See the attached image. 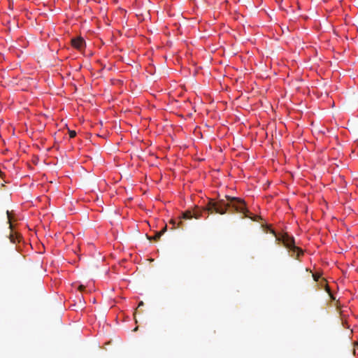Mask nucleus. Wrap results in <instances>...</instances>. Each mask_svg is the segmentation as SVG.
Listing matches in <instances>:
<instances>
[{
	"label": "nucleus",
	"mask_w": 358,
	"mask_h": 358,
	"mask_svg": "<svg viewBox=\"0 0 358 358\" xmlns=\"http://www.w3.org/2000/svg\"><path fill=\"white\" fill-rule=\"evenodd\" d=\"M325 291L329 294V296H331V292L328 285H325Z\"/></svg>",
	"instance_id": "11"
},
{
	"label": "nucleus",
	"mask_w": 358,
	"mask_h": 358,
	"mask_svg": "<svg viewBox=\"0 0 358 358\" xmlns=\"http://www.w3.org/2000/svg\"><path fill=\"white\" fill-rule=\"evenodd\" d=\"M3 175V173L2 171L0 170V177H1V176Z\"/></svg>",
	"instance_id": "18"
},
{
	"label": "nucleus",
	"mask_w": 358,
	"mask_h": 358,
	"mask_svg": "<svg viewBox=\"0 0 358 358\" xmlns=\"http://www.w3.org/2000/svg\"><path fill=\"white\" fill-rule=\"evenodd\" d=\"M225 197L227 201L224 199H220L217 202H215L210 199L205 208L208 210V213H212L215 211L216 213L224 215L227 213V208L231 207L234 208L236 212L243 213L245 217L252 219L250 215V213L246 208L243 200L230 196H225Z\"/></svg>",
	"instance_id": "1"
},
{
	"label": "nucleus",
	"mask_w": 358,
	"mask_h": 358,
	"mask_svg": "<svg viewBox=\"0 0 358 358\" xmlns=\"http://www.w3.org/2000/svg\"><path fill=\"white\" fill-rule=\"evenodd\" d=\"M276 240L282 242L284 246L289 250L292 257L299 259L303 255V250L295 245L294 237L289 236L287 234L283 235L281 238H277Z\"/></svg>",
	"instance_id": "2"
},
{
	"label": "nucleus",
	"mask_w": 358,
	"mask_h": 358,
	"mask_svg": "<svg viewBox=\"0 0 358 358\" xmlns=\"http://www.w3.org/2000/svg\"><path fill=\"white\" fill-rule=\"evenodd\" d=\"M71 44L76 49L80 50L83 47L84 40L82 38H73Z\"/></svg>",
	"instance_id": "4"
},
{
	"label": "nucleus",
	"mask_w": 358,
	"mask_h": 358,
	"mask_svg": "<svg viewBox=\"0 0 358 358\" xmlns=\"http://www.w3.org/2000/svg\"><path fill=\"white\" fill-rule=\"evenodd\" d=\"M206 208V206L203 208H200L199 207L196 206L194 208V209L193 210V217L195 219H199V218L202 217H203V212H208V210H206L205 209Z\"/></svg>",
	"instance_id": "3"
},
{
	"label": "nucleus",
	"mask_w": 358,
	"mask_h": 358,
	"mask_svg": "<svg viewBox=\"0 0 358 358\" xmlns=\"http://www.w3.org/2000/svg\"><path fill=\"white\" fill-rule=\"evenodd\" d=\"M162 235L161 234V233L159 231H157L155 233V236L152 237V239H154L155 241H157L159 239V238L162 236Z\"/></svg>",
	"instance_id": "7"
},
{
	"label": "nucleus",
	"mask_w": 358,
	"mask_h": 358,
	"mask_svg": "<svg viewBox=\"0 0 358 358\" xmlns=\"http://www.w3.org/2000/svg\"><path fill=\"white\" fill-rule=\"evenodd\" d=\"M177 227H182V222L181 220L178 223Z\"/></svg>",
	"instance_id": "14"
},
{
	"label": "nucleus",
	"mask_w": 358,
	"mask_h": 358,
	"mask_svg": "<svg viewBox=\"0 0 358 358\" xmlns=\"http://www.w3.org/2000/svg\"><path fill=\"white\" fill-rule=\"evenodd\" d=\"M7 215H8V223L10 224V228L12 230V228H13V225L11 224L12 219H11L10 213H9V211H7Z\"/></svg>",
	"instance_id": "8"
},
{
	"label": "nucleus",
	"mask_w": 358,
	"mask_h": 358,
	"mask_svg": "<svg viewBox=\"0 0 358 358\" xmlns=\"http://www.w3.org/2000/svg\"><path fill=\"white\" fill-rule=\"evenodd\" d=\"M167 229V226L166 225L161 231H159V232L161 233L162 235H163L165 231H166Z\"/></svg>",
	"instance_id": "12"
},
{
	"label": "nucleus",
	"mask_w": 358,
	"mask_h": 358,
	"mask_svg": "<svg viewBox=\"0 0 358 358\" xmlns=\"http://www.w3.org/2000/svg\"><path fill=\"white\" fill-rule=\"evenodd\" d=\"M144 305L143 302V301H141L139 303H138V308L141 307V306H143Z\"/></svg>",
	"instance_id": "16"
},
{
	"label": "nucleus",
	"mask_w": 358,
	"mask_h": 358,
	"mask_svg": "<svg viewBox=\"0 0 358 358\" xmlns=\"http://www.w3.org/2000/svg\"><path fill=\"white\" fill-rule=\"evenodd\" d=\"M331 300H335V297L334 296L333 294L331 293V296H329Z\"/></svg>",
	"instance_id": "17"
},
{
	"label": "nucleus",
	"mask_w": 358,
	"mask_h": 358,
	"mask_svg": "<svg viewBox=\"0 0 358 358\" xmlns=\"http://www.w3.org/2000/svg\"><path fill=\"white\" fill-rule=\"evenodd\" d=\"M170 224H171L173 226H175L176 224V221L174 220H171L170 221Z\"/></svg>",
	"instance_id": "15"
},
{
	"label": "nucleus",
	"mask_w": 358,
	"mask_h": 358,
	"mask_svg": "<svg viewBox=\"0 0 358 358\" xmlns=\"http://www.w3.org/2000/svg\"><path fill=\"white\" fill-rule=\"evenodd\" d=\"M69 136L71 138H74L76 136V132L75 131L69 130Z\"/></svg>",
	"instance_id": "10"
},
{
	"label": "nucleus",
	"mask_w": 358,
	"mask_h": 358,
	"mask_svg": "<svg viewBox=\"0 0 358 358\" xmlns=\"http://www.w3.org/2000/svg\"><path fill=\"white\" fill-rule=\"evenodd\" d=\"M192 217H194L193 211L192 212L191 210H186L182 214V216L180 217V219L182 218L185 220L192 219Z\"/></svg>",
	"instance_id": "5"
},
{
	"label": "nucleus",
	"mask_w": 358,
	"mask_h": 358,
	"mask_svg": "<svg viewBox=\"0 0 358 358\" xmlns=\"http://www.w3.org/2000/svg\"><path fill=\"white\" fill-rule=\"evenodd\" d=\"M85 287L83 286V285H80L78 287V289L80 291V292H83L84 289H85Z\"/></svg>",
	"instance_id": "13"
},
{
	"label": "nucleus",
	"mask_w": 358,
	"mask_h": 358,
	"mask_svg": "<svg viewBox=\"0 0 358 358\" xmlns=\"http://www.w3.org/2000/svg\"><path fill=\"white\" fill-rule=\"evenodd\" d=\"M20 237L19 234L16 233L11 232L9 236L10 241L13 243H15L17 241L18 238Z\"/></svg>",
	"instance_id": "6"
},
{
	"label": "nucleus",
	"mask_w": 358,
	"mask_h": 358,
	"mask_svg": "<svg viewBox=\"0 0 358 358\" xmlns=\"http://www.w3.org/2000/svg\"><path fill=\"white\" fill-rule=\"evenodd\" d=\"M313 278L315 281H317L319 280V278H320V275L319 273H313Z\"/></svg>",
	"instance_id": "9"
}]
</instances>
